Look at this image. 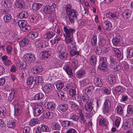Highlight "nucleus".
I'll list each match as a JSON object with an SVG mask.
<instances>
[{"mask_svg":"<svg viewBox=\"0 0 133 133\" xmlns=\"http://www.w3.org/2000/svg\"><path fill=\"white\" fill-rule=\"evenodd\" d=\"M97 121L99 122V125L100 126H105L107 125L105 119L100 115H99L97 118Z\"/></svg>","mask_w":133,"mask_h":133,"instance_id":"nucleus-8","label":"nucleus"},{"mask_svg":"<svg viewBox=\"0 0 133 133\" xmlns=\"http://www.w3.org/2000/svg\"><path fill=\"white\" fill-rule=\"evenodd\" d=\"M64 83L62 82H59L56 84L57 89L58 90H61L63 87Z\"/></svg>","mask_w":133,"mask_h":133,"instance_id":"nucleus-51","label":"nucleus"},{"mask_svg":"<svg viewBox=\"0 0 133 133\" xmlns=\"http://www.w3.org/2000/svg\"><path fill=\"white\" fill-rule=\"evenodd\" d=\"M29 42L28 39L25 38L21 41L19 43L20 45L22 47L27 46Z\"/></svg>","mask_w":133,"mask_h":133,"instance_id":"nucleus-20","label":"nucleus"},{"mask_svg":"<svg viewBox=\"0 0 133 133\" xmlns=\"http://www.w3.org/2000/svg\"><path fill=\"white\" fill-rule=\"evenodd\" d=\"M69 94L70 95L72 96L75 95L76 94V89L75 87H71L69 91Z\"/></svg>","mask_w":133,"mask_h":133,"instance_id":"nucleus-44","label":"nucleus"},{"mask_svg":"<svg viewBox=\"0 0 133 133\" xmlns=\"http://www.w3.org/2000/svg\"><path fill=\"white\" fill-rule=\"evenodd\" d=\"M25 61L29 63L34 62L36 59L35 55L32 53H27L23 56Z\"/></svg>","mask_w":133,"mask_h":133,"instance_id":"nucleus-3","label":"nucleus"},{"mask_svg":"<svg viewBox=\"0 0 133 133\" xmlns=\"http://www.w3.org/2000/svg\"><path fill=\"white\" fill-rule=\"evenodd\" d=\"M127 113L128 114L130 115L133 114V106L129 105L127 107Z\"/></svg>","mask_w":133,"mask_h":133,"instance_id":"nucleus-42","label":"nucleus"},{"mask_svg":"<svg viewBox=\"0 0 133 133\" xmlns=\"http://www.w3.org/2000/svg\"><path fill=\"white\" fill-rule=\"evenodd\" d=\"M31 70L33 73L36 74L41 72L43 68L41 65H36L33 67Z\"/></svg>","mask_w":133,"mask_h":133,"instance_id":"nucleus-9","label":"nucleus"},{"mask_svg":"<svg viewBox=\"0 0 133 133\" xmlns=\"http://www.w3.org/2000/svg\"><path fill=\"white\" fill-rule=\"evenodd\" d=\"M115 77L112 75H110L108 77V80L110 83L113 84L115 82Z\"/></svg>","mask_w":133,"mask_h":133,"instance_id":"nucleus-34","label":"nucleus"},{"mask_svg":"<svg viewBox=\"0 0 133 133\" xmlns=\"http://www.w3.org/2000/svg\"><path fill=\"white\" fill-rule=\"evenodd\" d=\"M97 58L95 55H92L90 57V63L93 65L96 64L97 62Z\"/></svg>","mask_w":133,"mask_h":133,"instance_id":"nucleus-29","label":"nucleus"},{"mask_svg":"<svg viewBox=\"0 0 133 133\" xmlns=\"http://www.w3.org/2000/svg\"><path fill=\"white\" fill-rule=\"evenodd\" d=\"M42 43V40L38 39L35 40L34 44L36 48H39L43 46V45H42V44H43Z\"/></svg>","mask_w":133,"mask_h":133,"instance_id":"nucleus-23","label":"nucleus"},{"mask_svg":"<svg viewBox=\"0 0 133 133\" xmlns=\"http://www.w3.org/2000/svg\"><path fill=\"white\" fill-rule=\"evenodd\" d=\"M70 55L72 56H73L75 55L79 54L78 51H76L74 50H72L70 51Z\"/></svg>","mask_w":133,"mask_h":133,"instance_id":"nucleus-64","label":"nucleus"},{"mask_svg":"<svg viewBox=\"0 0 133 133\" xmlns=\"http://www.w3.org/2000/svg\"><path fill=\"white\" fill-rule=\"evenodd\" d=\"M103 26L105 29L107 30L111 28L112 25L111 22L107 20L103 22Z\"/></svg>","mask_w":133,"mask_h":133,"instance_id":"nucleus-24","label":"nucleus"},{"mask_svg":"<svg viewBox=\"0 0 133 133\" xmlns=\"http://www.w3.org/2000/svg\"><path fill=\"white\" fill-rule=\"evenodd\" d=\"M55 31L58 36H61L62 35V31H61L60 28L58 26L56 27L55 29Z\"/></svg>","mask_w":133,"mask_h":133,"instance_id":"nucleus-48","label":"nucleus"},{"mask_svg":"<svg viewBox=\"0 0 133 133\" xmlns=\"http://www.w3.org/2000/svg\"><path fill=\"white\" fill-rule=\"evenodd\" d=\"M63 69L70 77H71L73 76V74L72 70L68 65H65L63 67Z\"/></svg>","mask_w":133,"mask_h":133,"instance_id":"nucleus-10","label":"nucleus"},{"mask_svg":"<svg viewBox=\"0 0 133 133\" xmlns=\"http://www.w3.org/2000/svg\"><path fill=\"white\" fill-rule=\"evenodd\" d=\"M60 39L58 37H56L54 38V39L50 41V42L52 44L54 45L55 43H57Z\"/></svg>","mask_w":133,"mask_h":133,"instance_id":"nucleus-54","label":"nucleus"},{"mask_svg":"<svg viewBox=\"0 0 133 133\" xmlns=\"http://www.w3.org/2000/svg\"><path fill=\"white\" fill-rule=\"evenodd\" d=\"M82 100L84 102H88L89 98L87 94L86 93L83 94L82 98Z\"/></svg>","mask_w":133,"mask_h":133,"instance_id":"nucleus-46","label":"nucleus"},{"mask_svg":"<svg viewBox=\"0 0 133 133\" xmlns=\"http://www.w3.org/2000/svg\"><path fill=\"white\" fill-rule=\"evenodd\" d=\"M65 8L67 15L77 11L75 9H72V6L69 4L66 5Z\"/></svg>","mask_w":133,"mask_h":133,"instance_id":"nucleus-12","label":"nucleus"},{"mask_svg":"<svg viewBox=\"0 0 133 133\" xmlns=\"http://www.w3.org/2000/svg\"><path fill=\"white\" fill-rule=\"evenodd\" d=\"M85 74V71L83 70H79L76 72L77 77L78 78H80L83 77Z\"/></svg>","mask_w":133,"mask_h":133,"instance_id":"nucleus-30","label":"nucleus"},{"mask_svg":"<svg viewBox=\"0 0 133 133\" xmlns=\"http://www.w3.org/2000/svg\"><path fill=\"white\" fill-rule=\"evenodd\" d=\"M131 13L132 11L130 10L127 9L123 12L122 15L124 18L126 19L130 17Z\"/></svg>","mask_w":133,"mask_h":133,"instance_id":"nucleus-13","label":"nucleus"},{"mask_svg":"<svg viewBox=\"0 0 133 133\" xmlns=\"http://www.w3.org/2000/svg\"><path fill=\"white\" fill-rule=\"evenodd\" d=\"M77 15L78 12L77 11L72 12V13L67 15L68 16L69 21L71 24L74 23L75 21L77 19Z\"/></svg>","mask_w":133,"mask_h":133,"instance_id":"nucleus-4","label":"nucleus"},{"mask_svg":"<svg viewBox=\"0 0 133 133\" xmlns=\"http://www.w3.org/2000/svg\"><path fill=\"white\" fill-rule=\"evenodd\" d=\"M49 51H43L40 54V55L42 58L44 59L45 58H47L49 56Z\"/></svg>","mask_w":133,"mask_h":133,"instance_id":"nucleus-40","label":"nucleus"},{"mask_svg":"<svg viewBox=\"0 0 133 133\" xmlns=\"http://www.w3.org/2000/svg\"><path fill=\"white\" fill-rule=\"evenodd\" d=\"M40 122L38 118H33L29 121V125L31 126H33L39 124Z\"/></svg>","mask_w":133,"mask_h":133,"instance_id":"nucleus-18","label":"nucleus"},{"mask_svg":"<svg viewBox=\"0 0 133 133\" xmlns=\"http://www.w3.org/2000/svg\"><path fill=\"white\" fill-rule=\"evenodd\" d=\"M78 116L77 115H73L70 117V119L73 120L75 121H77L78 120Z\"/></svg>","mask_w":133,"mask_h":133,"instance_id":"nucleus-58","label":"nucleus"},{"mask_svg":"<svg viewBox=\"0 0 133 133\" xmlns=\"http://www.w3.org/2000/svg\"><path fill=\"white\" fill-rule=\"evenodd\" d=\"M31 131L29 127H26L23 128V131L24 133H31Z\"/></svg>","mask_w":133,"mask_h":133,"instance_id":"nucleus-57","label":"nucleus"},{"mask_svg":"<svg viewBox=\"0 0 133 133\" xmlns=\"http://www.w3.org/2000/svg\"><path fill=\"white\" fill-rule=\"evenodd\" d=\"M38 36V34L35 32L29 33L27 35L28 37L32 39H35Z\"/></svg>","mask_w":133,"mask_h":133,"instance_id":"nucleus-27","label":"nucleus"},{"mask_svg":"<svg viewBox=\"0 0 133 133\" xmlns=\"http://www.w3.org/2000/svg\"><path fill=\"white\" fill-rule=\"evenodd\" d=\"M122 88L121 86H118L113 89V92L114 94L119 95L122 92Z\"/></svg>","mask_w":133,"mask_h":133,"instance_id":"nucleus-11","label":"nucleus"},{"mask_svg":"<svg viewBox=\"0 0 133 133\" xmlns=\"http://www.w3.org/2000/svg\"><path fill=\"white\" fill-rule=\"evenodd\" d=\"M116 110L117 113L119 114H121L123 112V109L121 106L117 107L116 108Z\"/></svg>","mask_w":133,"mask_h":133,"instance_id":"nucleus-61","label":"nucleus"},{"mask_svg":"<svg viewBox=\"0 0 133 133\" xmlns=\"http://www.w3.org/2000/svg\"><path fill=\"white\" fill-rule=\"evenodd\" d=\"M89 81L88 79H85L80 81V83L81 86H86L87 84H89Z\"/></svg>","mask_w":133,"mask_h":133,"instance_id":"nucleus-43","label":"nucleus"},{"mask_svg":"<svg viewBox=\"0 0 133 133\" xmlns=\"http://www.w3.org/2000/svg\"><path fill=\"white\" fill-rule=\"evenodd\" d=\"M120 42L119 39L117 38H114L112 39V42L114 45H116L118 44Z\"/></svg>","mask_w":133,"mask_h":133,"instance_id":"nucleus-60","label":"nucleus"},{"mask_svg":"<svg viewBox=\"0 0 133 133\" xmlns=\"http://www.w3.org/2000/svg\"><path fill=\"white\" fill-rule=\"evenodd\" d=\"M18 25L21 29L23 31L26 32L30 30L31 29L30 26L27 24L25 20L19 22Z\"/></svg>","mask_w":133,"mask_h":133,"instance_id":"nucleus-2","label":"nucleus"},{"mask_svg":"<svg viewBox=\"0 0 133 133\" xmlns=\"http://www.w3.org/2000/svg\"><path fill=\"white\" fill-rule=\"evenodd\" d=\"M44 95L42 93H39L36 94L34 96L35 100H39L42 99L44 97Z\"/></svg>","mask_w":133,"mask_h":133,"instance_id":"nucleus-41","label":"nucleus"},{"mask_svg":"<svg viewBox=\"0 0 133 133\" xmlns=\"http://www.w3.org/2000/svg\"><path fill=\"white\" fill-rule=\"evenodd\" d=\"M65 50L66 48L65 47L61 45H59L58 48V52H60L61 53L65 51Z\"/></svg>","mask_w":133,"mask_h":133,"instance_id":"nucleus-50","label":"nucleus"},{"mask_svg":"<svg viewBox=\"0 0 133 133\" xmlns=\"http://www.w3.org/2000/svg\"><path fill=\"white\" fill-rule=\"evenodd\" d=\"M15 114L17 116H19L21 112V107L18 104H17L14 106Z\"/></svg>","mask_w":133,"mask_h":133,"instance_id":"nucleus-15","label":"nucleus"},{"mask_svg":"<svg viewBox=\"0 0 133 133\" xmlns=\"http://www.w3.org/2000/svg\"><path fill=\"white\" fill-rule=\"evenodd\" d=\"M6 115V109L4 107L0 108V117L2 118L4 117Z\"/></svg>","mask_w":133,"mask_h":133,"instance_id":"nucleus-33","label":"nucleus"},{"mask_svg":"<svg viewBox=\"0 0 133 133\" xmlns=\"http://www.w3.org/2000/svg\"><path fill=\"white\" fill-rule=\"evenodd\" d=\"M91 42L92 45H95L97 44V37L95 36H93L91 38Z\"/></svg>","mask_w":133,"mask_h":133,"instance_id":"nucleus-49","label":"nucleus"},{"mask_svg":"<svg viewBox=\"0 0 133 133\" xmlns=\"http://www.w3.org/2000/svg\"><path fill=\"white\" fill-rule=\"evenodd\" d=\"M115 54L118 57H120L121 56V52L117 48H114L113 49Z\"/></svg>","mask_w":133,"mask_h":133,"instance_id":"nucleus-55","label":"nucleus"},{"mask_svg":"<svg viewBox=\"0 0 133 133\" xmlns=\"http://www.w3.org/2000/svg\"><path fill=\"white\" fill-rule=\"evenodd\" d=\"M17 16L19 18L21 19L25 18L28 16V13L26 11H23L19 13Z\"/></svg>","mask_w":133,"mask_h":133,"instance_id":"nucleus-14","label":"nucleus"},{"mask_svg":"<svg viewBox=\"0 0 133 133\" xmlns=\"http://www.w3.org/2000/svg\"><path fill=\"white\" fill-rule=\"evenodd\" d=\"M92 105V103L90 101L87 102L84 107L86 111L89 112L91 111L93 109Z\"/></svg>","mask_w":133,"mask_h":133,"instance_id":"nucleus-16","label":"nucleus"},{"mask_svg":"<svg viewBox=\"0 0 133 133\" xmlns=\"http://www.w3.org/2000/svg\"><path fill=\"white\" fill-rule=\"evenodd\" d=\"M64 30L66 35L67 36H71L75 31L74 29L71 28L68 29L65 26L64 27Z\"/></svg>","mask_w":133,"mask_h":133,"instance_id":"nucleus-6","label":"nucleus"},{"mask_svg":"<svg viewBox=\"0 0 133 133\" xmlns=\"http://www.w3.org/2000/svg\"><path fill=\"white\" fill-rule=\"evenodd\" d=\"M15 92L14 89L13 88L11 89V92L9 94V96L8 97V101L11 102L14 98Z\"/></svg>","mask_w":133,"mask_h":133,"instance_id":"nucleus-28","label":"nucleus"},{"mask_svg":"<svg viewBox=\"0 0 133 133\" xmlns=\"http://www.w3.org/2000/svg\"><path fill=\"white\" fill-rule=\"evenodd\" d=\"M39 126L41 130L43 131L47 132L49 130V128L46 126L42 124Z\"/></svg>","mask_w":133,"mask_h":133,"instance_id":"nucleus-52","label":"nucleus"},{"mask_svg":"<svg viewBox=\"0 0 133 133\" xmlns=\"http://www.w3.org/2000/svg\"><path fill=\"white\" fill-rule=\"evenodd\" d=\"M52 88L50 85H45L43 88V91L46 93H50L51 92Z\"/></svg>","mask_w":133,"mask_h":133,"instance_id":"nucleus-21","label":"nucleus"},{"mask_svg":"<svg viewBox=\"0 0 133 133\" xmlns=\"http://www.w3.org/2000/svg\"><path fill=\"white\" fill-rule=\"evenodd\" d=\"M107 58L105 57H102L100 59V64H106L107 62Z\"/></svg>","mask_w":133,"mask_h":133,"instance_id":"nucleus-56","label":"nucleus"},{"mask_svg":"<svg viewBox=\"0 0 133 133\" xmlns=\"http://www.w3.org/2000/svg\"><path fill=\"white\" fill-rule=\"evenodd\" d=\"M110 18L114 19L117 18L119 16V13L117 12H115L112 13L111 12Z\"/></svg>","mask_w":133,"mask_h":133,"instance_id":"nucleus-47","label":"nucleus"},{"mask_svg":"<svg viewBox=\"0 0 133 133\" xmlns=\"http://www.w3.org/2000/svg\"><path fill=\"white\" fill-rule=\"evenodd\" d=\"M11 16L10 14H6L4 16V21L5 23H8L11 21Z\"/></svg>","mask_w":133,"mask_h":133,"instance_id":"nucleus-35","label":"nucleus"},{"mask_svg":"<svg viewBox=\"0 0 133 133\" xmlns=\"http://www.w3.org/2000/svg\"><path fill=\"white\" fill-rule=\"evenodd\" d=\"M39 17L38 15L35 13L33 15H31L29 17V19L30 21L32 23L36 22L38 19Z\"/></svg>","mask_w":133,"mask_h":133,"instance_id":"nucleus-19","label":"nucleus"},{"mask_svg":"<svg viewBox=\"0 0 133 133\" xmlns=\"http://www.w3.org/2000/svg\"><path fill=\"white\" fill-rule=\"evenodd\" d=\"M64 93L62 91H58L57 93L58 96L59 98H60L62 99L64 98L65 96Z\"/></svg>","mask_w":133,"mask_h":133,"instance_id":"nucleus-53","label":"nucleus"},{"mask_svg":"<svg viewBox=\"0 0 133 133\" xmlns=\"http://www.w3.org/2000/svg\"><path fill=\"white\" fill-rule=\"evenodd\" d=\"M73 40L70 36H67L65 38V41L67 44L70 43L72 42Z\"/></svg>","mask_w":133,"mask_h":133,"instance_id":"nucleus-59","label":"nucleus"},{"mask_svg":"<svg viewBox=\"0 0 133 133\" xmlns=\"http://www.w3.org/2000/svg\"><path fill=\"white\" fill-rule=\"evenodd\" d=\"M68 108V104L64 103L61 104L59 107V109L62 112L65 111Z\"/></svg>","mask_w":133,"mask_h":133,"instance_id":"nucleus-26","label":"nucleus"},{"mask_svg":"<svg viewBox=\"0 0 133 133\" xmlns=\"http://www.w3.org/2000/svg\"><path fill=\"white\" fill-rule=\"evenodd\" d=\"M42 5L41 4L35 3L32 5V7L33 10H38L42 6Z\"/></svg>","mask_w":133,"mask_h":133,"instance_id":"nucleus-39","label":"nucleus"},{"mask_svg":"<svg viewBox=\"0 0 133 133\" xmlns=\"http://www.w3.org/2000/svg\"><path fill=\"white\" fill-rule=\"evenodd\" d=\"M52 10L51 7L49 5H46L45 6L43 9V11L44 13L46 14H50L52 13Z\"/></svg>","mask_w":133,"mask_h":133,"instance_id":"nucleus-22","label":"nucleus"},{"mask_svg":"<svg viewBox=\"0 0 133 133\" xmlns=\"http://www.w3.org/2000/svg\"><path fill=\"white\" fill-rule=\"evenodd\" d=\"M15 5L17 8L21 9L24 6L25 3L23 0H16Z\"/></svg>","mask_w":133,"mask_h":133,"instance_id":"nucleus-7","label":"nucleus"},{"mask_svg":"<svg viewBox=\"0 0 133 133\" xmlns=\"http://www.w3.org/2000/svg\"><path fill=\"white\" fill-rule=\"evenodd\" d=\"M33 109L34 115L36 116H39L44 111V109L42 106L37 103L34 104Z\"/></svg>","mask_w":133,"mask_h":133,"instance_id":"nucleus-1","label":"nucleus"},{"mask_svg":"<svg viewBox=\"0 0 133 133\" xmlns=\"http://www.w3.org/2000/svg\"><path fill=\"white\" fill-rule=\"evenodd\" d=\"M44 114L45 118L51 119L54 117L53 113L51 111H46L45 112V114H44Z\"/></svg>","mask_w":133,"mask_h":133,"instance_id":"nucleus-31","label":"nucleus"},{"mask_svg":"<svg viewBox=\"0 0 133 133\" xmlns=\"http://www.w3.org/2000/svg\"><path fill=\"white\" fill-rule=\"evenodd\" d=\"M35 82L34 77L32 76H30L28 78L27 81V84L28 85H31L33 83Z\"/></svg>","mask_w":133,"mask_h":133,"instance_id":"nucleus-36","label":"nucleus"},{"mask_svg":"<svg viewBox=\"0 0 133 133\" xmlns=\"http://www.w3.org/2000/svg\"><path fill=\"white\" fill-rule=\"evenodd\" d=\"M15 125V122L14 121H9L8 123L7 127L9 128H14Z\"/></svg>","mask_w":133,"mask_h":133,"instance_id":"nucleus-45","label":"nucleus"},{"mask_svg":"<svg viewBox=\"0 0 133 133\" xmlns=\"http://www.w3.org/2000/svg\"><path fill=\"white\" fill-rule=\"evenodd\" d=\"M68 56V54L65 51L61 53L59 55V58L62 59H66Z\"/></svg>","mask_w":133,"mask_h":133,"instance_id":"nucleus-38","label":"nucleus"},{"mask_svg":"<svg viewBox=\"0 0 133 133\" xmlns=\"http://www.w3.org/2000/svg\"><path fill=\"white\" fill-rule=\"evenodd\" d=\"M46 106L48 109L50 110H52L54 109L55 108V104L52 102H49L47 103Z\"/></svg>","mask_w":133,"mask_h":133,"instance_id":"nucleus-25","label":"nucleus"},{"mask_svg":"<svg viewBox=\"0 0 133 133\" xmlns=\"http://www.w3.org/2000/svg\"><path fill=\"white\" fill-rule=\"evenodd\" d=\"M52 128L55 130H60L61 127L59 124L56 122H54L51 126Z\"/></svg>","mask_w":133,"mask_h":133,"instance_id":"nucleus-37","label":"nucleus"},{"mask_svg":"<svg viewBox=\"0 0 133 133\" xmlns=\"http://www.w3.org/2000/svg\"><path fill=\"white\" fill-rule=\"evenodd\" d=\"M111 105V102L110 100L108 99H106L104 102L103 108V111L104 113H107L108 112Z\"/></svg>","mask_w":133,"mask_h":133,"instance_id":"nucleus-5","label":"nucleus"},{"mask_svg":"<svg viewBox=\"0 0 133 133\" xmlns=\"http://www.w3.org/2000/svg\"><path fill=\"white\" fill-rule=\"evenodd\" d=\"M129 56L131 57L133 56V48H130L127 51Z\"/></svg>","mask_w":133,"mask_h":133,"instance_id":"nucleus-62","label":"nucleus"},{"mask_svg":"<svg viewBox=\"0 0 133 133\" xmlns=\"http://www.w3.org/2000/svg\"><path fill=\"white\" fill-rule=\"evenodd\" d=\"M94 83L97 87H101L102 86V82L99 78L96 77L94 79Z\"/></svg>","mask_w":133,"mask_h":133,"instance_id":"nucleus-17","label":"nucleus"},{"mask_svg":"<svg viewBox=\"0 0 133 133\" xmlns=\"http://www.w3.org/2000/svg\"><path fill=\"white\" fill-rule=\"evenodd\" d=\"M46 36V38L48 39H50L52 37L55 35V33L53 30L49 31L45 34Z\"/></svg>","mask_w":133,"mask_h":133,"instance_id":"nucleus-32","label":"nucleus"},{"mask_svg":"<svg viewBox=\"0 0 133 133\" xmlns=\"http://www.w3.org/2000/svg\"><path fill=\"white\" fill-rule=\"evenodd\" d=\"M106 43V41L105 39L103 38H102L100 39L99 44L100 46H102L104 45Z\"/></svg>","mask_w":133,"mask_h":133,"instance_id":"nucleus-63","label":"nucleus"}]
</instances>
